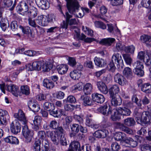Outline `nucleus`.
<instances>
[{
  "instance_id": "62",
  "label": "nucleus",
  "mask_w": 151,
  "mask_h": 151,
  "mask_svg": "<svg viewBox=\"0 0 151 151\" xmlns=\"http://www.w3.org/2000/svg\"><path fill=\"white\" fill-rule=\"evenodd\" d=\"M18 25L17 21H12L11 24V27L12 30L15 31L17 29Z\"/></svg>"
},
{
  "instance_id": "43",
  "label": "nucleus",
  "mask_w": 151,
  "mask_h": 151,
  "mask_svg": "<svg viewBox=\"0 0 151 151\" xmlns=\"http://www.w3.org/2000/svg\"><path fill=\"white\" fill-rule=\"evenodd\" d=\"M124 123L126 125L128 126H132L135 124V122L133 118L130 117L124 119Z\"/></svg>"
},
{
  "instance_id": "45",
  "label": "nucleus",
  "mask_w": 151,
  "mask_h": 151,
  "mask_svg": "<svg viewBox=\"0 0 151 151\" xmlns=\"http://www.w3.org/2000/svg\"><path fill=\"white\" fill-rule=\"evenodd\" d=\"M123 57L126 63L130 65L132 62V59L130 56L128 54H125L123 55Z\"/></svg>"
},
{
  "instance_id": "63",
  "label": "nucleus",
  "mask_w": 151,
  "mask_h": 151,
  "mask_svg": "<svg viewBox=\"0 0 151 151\" xmlns=\"http://www.w3.org/2000/svg\"><path fill=\"white\" fill-rule=\"evenodd\" d=\"M68 63L70 66L74 67L76 64V62L74 58L69 57L68 58Z\"/></svg>"
},
{
  "instance_id": "33",
  "label": "nucleus",
  "mask_w": 151,
  "mask_h": 151,
  "mask_svg": "<svg viewBox=\"0 0 151 151\" xmlns=\"http://www.w3.org/2000/svg\"><path fill=\"white\" fill-rule=\"evenodd\" d=\"M114 38H109L106 39H102L100 41V43L106 46H109L115 41Z\"/></svg>"
},
{
  "instance_id": "59",
  "label": "nucleus",
  "mask_w": 151,
  "mask_h": 151,
  "mask_svg": "<svg viewBox=\"0 0 151 151\" xmlns=\"http://www.w3.org/2000/svg\"><path fill=\"white\" fill-rule=\"evenodd\" d=\"M125 47L124 45L122 44L121 43L118 42L116 44V48L117 51H119L121 50L124 51V49Z\"/></svg>"
},
{
  "instance_id": "36",
  "label": "nucleus",
  "mask_w": 151,
  "mask_h": 151,
  "mask_svg": "<svg viewBox=\"0 0 151 151\" xmlns=\"http://www.w3.org/2000/svg\"><path fill=\"white\" fill-rule=\"evenodd\" d=\"M44 109L47 111L54 110L55 109V107L53 104L51 103L45 102L43 105Z\"/></svg>"
},
{
  "instance_id": "6",
  "label": "nucleus",
  "mask_w": 151,
  "mask_h": 151,
  "mask_svg": "<svg viewBox=\"0 0 151 151\" xmlns=\"http://www.w3.org/2000/svg\"><path fill=\"white\" fill-rule=\"evenodd\" d=\"M46 134L48 137H50L53 143L57 145L58 142V134L54 131H48L46 132Z\"/></svg>"
},
{
  "instance_id": "20",
  "label": "nucleus",
  "mask_w": 151,
  "mask_h": 151,
  "mask_svg": "<svg viewBox=\"0 0 151 151\" xmlns=\"http://www.w3.org/2000/svg\"><path fill=\"white\" fill-rule=\"evenodd\" d=\"M71 29L74 30V35L75 37H76L77 38H79L81 40H83L86 39V36L83 34H82L80 37V32L79 29L75 26H72Z\"/></svg>"
},
{
  "instance_id": "64",
  "label": "nucleus",
  "mask_w": 151,
  "mask_h": 151,
  "mask_svg": "<svg viewBox=\"0 0 151 151\" xmlns=\"http://www.w3.org/2000/svg\"><path fill=\"white\" fill-rule=\"evenodd\" d=\"M142 151H151V146L149 145H144L141 147Z\"/></svg>"
},
{
  "instance_id": "10",
  "label": "nucleus",
  "mask_w": 151,
  "mask_h": 151,
  "mask_svg": "<svg viewBox=\"0 0 151 151\" xmlns=\"http://www.w3.org/2000/svg\"><path fill=\"white\" fill-rule=\"evenodd\" d=\"M47 19V17H46V16L41 15L38 16L36 19L37 22L41 26H47L49 23Z\"/></svg>"
},
{
  "instance_id": "26",
  "label": "nucleus",
  "mask_w": 151,
  "mask_h": 151,
  "mask_svg": "<svg viewBox=\"0 0 151 151\" xmlns=\"http://www.w3.org/2000/svg\"><path fill=\"white\" fill-rule=\"evenodd\" d=\"M4 140L7 143L17 145L19 143V141L17 138L13 136H9L4 139Z\"/></svg>"
},
{
  "instance_id": "8",
  "label": "nucleus",
  "mask_w": 151,
  "mask_h": 151,
  "mask_svg": "<svg viewBox=\"0 0 151 151\" xmlns=\"http://www.w3.org/2000/svg\"><path fill=\"white\" fill-rule=\"evenodd\" d=\"M14 116L18 120L22 122L24 125L26 124L27 122L26 118L24 113L21 110L19 109L18 113L14 114Z\"/></svg>"
},
{
  "instance_id": "51",
  "label": "nucleus",
  "mask_w": 151,
  "mask_h": 151,
  "mask_svg": "<svg viewBox=\"0 0 151 151\" xmlns=\"http://www.w3.org/2000/svg\"><path fill=\"white\" fill-rule=\"evenodd\" d=\"M21 90L22 93L28 95L29 93V89L27 86H22L21 87Z\"/></svg>"
},
{
  "instance_id": "13",
  "label": "nucleus",
  "mask_w": 151,
  "mask_h": 151,
  "mask_svg": "<svg viewBox=\"0 0 151 151\" xmlns=\"http://www.w3.org/2000/svg\"><path fill=\"white\" fill-rule=\"evenodd\" d=\"M150 115L148 111H144L141 116L142 124H149L150 122Z\"/></svg>"
},
{
  "instance_id": "38",
  "label": "nucleus",
  "mask_w": 151,
  "mask_h": 151,
  "mask_svg": "<svg viewBox=\"0 0 151 151\" xmlns=\"http://www.w3.org/2000/svg\"><path fill=\"white\" fill-rule=\"evenodd\" d=\"M140 40L142 42L145 43L147 45H149L148 43L151 41V36L147 35H144L140 37Z\"/></svg>"
},
{
  "instance_id": "40",
  "label": "nucleus",
  "mask_w": 151,
  "mask_h": 151,
  "mask_svg": "<svg viewBox=\"0 0 151 151\" xmlns=\"http://www.w3.org/2000/svg\"><path fill=\"white\" fill-rule=\"evenodd\" d=\"M81 99L83 101V104L85 106H90L91 105L92 102L89 97L81 96Z\"/></svg>"
},
{
  "instance_id": "21",
  "label": "nucleus",
  "mask_w": 151,
  "mask_h": 151,
  "mask_svg": "<svg viewBox=\"0 0 151 151\" xmlns=\"http://www.w3.org/2000/svg\"><path fill=\"white\" fill-rule=\"evenodd\" d=\"M124 144L127 147H134L137 145V143L132 138H129L127 139H126Z\"/></svg>"
},
{
  "instance_id": "12",
  "label": "nucleus",
  "mask_w": 151,
  "mask_h": 151,
  "mask_svg": "<svg viewBox=\"0 0 151 151\" xmlns=\"http://www.w3.org/2000/svg\"><path fill=\"white\" fill-rule=\"evenodd\" d=\"M92 99L94 101L99 103L101 104L103 103L105 99L104 96L103 95L97 93L92 94Z\"/></svg>"
},
{
  "instance_id": "4",
  "label": "nucleus",
  "mask_w": 151,
  "mask_h": 151,
  "mask_svg": "<svg viewBox=\"0 0 151 151\" xmlns=\"http://www.w3.org/2000/svg\"><path fill=\"white\" fill-rule=\"evenodd\" d=\"M112 61L115 63L118 68L122 67L123 61L120 54L118 53L114 54L112 57Z\"/></svg>"
},
{
  "instance_id": "54",
  "label": "nucleus",
  "mask_w": 151,
  "mask_h": 151,
  "mask_svg": "<svg viewBox=\"0 0 151 151\" xmlns=\"http://www.w3.org/2000/svg\"><path fill=\"white\" fill-rule=\"evenodd\" d=\"M70 128L72 131L78 133L79 131V125L78 124H73L70 125Z\"/></svg>"
},
{
  "instance_id": "42",
  "label": "nucleus",
  "mask_w": 151,
  "mask_h": 151,
  "mask_svg": "<svg viewBox=\"0 0 151 151\" xmlns=\"http://www.w3.org/2000/svg\"><path fill=\"white\" fill-rule=\"evenodd\" d=\"M12 2L11 0H1L0 4L2 7H9L12 5Z\"/></svg>"
},
{
  "instance_id": "60",
  "label": "nucleus",
  "mask_w": 151,
  "mask_h": 151,
  "mask_svg": "<svg viewBox=\"0 0 151 151\" xmlns=\"http://www.w3.org/2000/svg\"><path fill=\"white\" fill-rule=\"evenodd\" d=\"M42 122V118L39 116H36L35 117L33 122L34 125H40Z\"/></svg>"
},
{
  "instance_id": "11",
  "label": "nucleus",
  "mask_w": 151,
  "mask_h": 151,
  "mask_svg": "<svg viewBox=\"0 0 151 151\" xmlns=\"http://www.w3.org/2000/svg\"><path fill=\"white\" fill-rule=\"evenodd\" d=\"M9 118L8 112L6 110L0 109V125L4 124Z\"/></svg>"
},
{
  "instance_id": "5",
  "label": "nucleus",
  "mask_w": 151,
  "mask_h": 151,
  "mask_svg": "<svg viewBox=\"0 0 151 151\" xmlns=\"http://www.w3.org/2000/svg\"><path fill=\"white\" fill-rule=\"evenodd\" d=\"M21 128L20 123L17 120L13 121L10 125L11 132L14 134H17L20 132Z\"/></svg>"
},
{
  "instance_id": "47",
  "label": "nucleus",
  "mask_w": 151,
  "mask_h": 151,
  "mask_svg": "<svg viewBox=\"0 0 151 151\" xmlns=\"http://www.w3.org/2000/svg\"><path fill=\"white\" fill-rule=\"evenodd\" d=\"M28 21L29 24L32 27L34 28L37 27L38 28H40L39 26L36 24L35 20L33 19L32 18L29 17L28 19Z\"/></svg>"
},
{
  "instance_id": "41",
  "label": "nucleus",
  "mask_w": 151,
  "mask_h": 151,
  "mask_svg": "<svg viewBox=\"0 0 151 151\" xmlns=\"http://www.w3.org/2000/svg\"><path fill=\"white\" fill-rule=\"evenodd\" d=\"M37 10L35 7H33L30 10L27 12V14L29 17L35 18L37 14Z\"/></svg>"
},
{
  "instance_id": "14",
  "label": "nucleus",
  "mask_w": 151,
  "mask_h": 151,
  "mask_svg": "<svg viewBox=\"0 0 151 151\" xmlns=\"http://www.w3.org/2000/svg\"><path fill=\"white\" fill-rule=\"evenodd\" d=\"M96 85L99 90L102 93L106 94L108 92V89L106 85L102 81L97 82Z\"/></svg>"
},
{
  "instance_id": "25",
  "label": "nucleus",
  "mask_w": 151,
  "mask_h": 151,
  "mask_svg": "<svg viewBox=\"0 0 151 151\" xmlns=\"http://www.w3.org/2000/svg\"><path fill=\"white\" fill-rule=\"evenodd\" d=\"M80 144L78 142L73 141L70 145V148L68 151H80Z\"/></svg>"
},
{
  "instance_id": "35",
  "label": "nucleus",
  "mask_w": 151,
  "mask_h": 151,
  "mask_svg": "<svg viewBox=\"0 0 151 151\" xmlns=\"http://www.w3.org/2000/svg\"><path fill=\"white\" fill-rule=\"evenodd\" d=\"M123 75L128 78L131 79L132 76V72L131 69L129 67L124 68L123 71Z\"/></svg>"
},
{
  "instance_id": "30",
  "label": "nucleus",
  "mask_w": 151,
  "mask_h": 151,
  "mask_svg": "<svg viewBox=\"0 0 151 151\" xmlns=\"http://www.w3.org/2000/svg\"><path fill=\"white\" fill-rule=\"evenodd\" d=\"M57 70L59 74H63L65 73L68 69L67 65H61L57 67Z\"/></svg>"
},
{
  "instance_id": "37",
  "label": "nucleus",
  "mask_w": 151,
  "mask_h": 151,
  "mask_svg": "<svg viewBox=\"0 0 151 151\" xmlns=\"http://www.w3.org/2000/svg\"><path fill=\"white\" fill-rule=\"evenodd\" d=\"M117 125L120 129L126 133L129 134H132V130L125 127L123 124L120 123H117Z\"/></svg>"
},
{
  "instance_id": "24",
  "label": "nucleus",
  "mask_w": 151,
  "mask_h": 151,
  "mask_svg": "<svg viewBox=\"0 0 151 151\" xmlns=\"http://www.w3.org/2000/svg\"><path fill=\"white\" fill-rule=\"evenodd\" d=\"M35 1L38 6L42 9H46L49 7L47 0H35Z\"/></svg>"
},
{
  "instance_id": "57",
  "label": "nucleus",
  "mask_w": 151,
  "mask_h": 151,
  "mask_svg": "<svg viewBox=\"0 0 151 151\" xmlns=\"http://www.w3.org/2000/svg\"><path fill=\"white\" fill-rule=\"evenodd\" d=\"M111 148L113 151H117L120 149V146L117 142H114L111 144Z\"/></svg>"
},
{
  "instance_id": "1",
  "label": "nucleus",
  "mask_w": 151,
  "mask_h": 151,
  "mask_svg": "<svg viewBox=\"0 0 151 151\" xmlns=\"http://www.w3.org/2000/svg\"><path fill=\"white\" fill-rule=\"evenodd\" d=\"M67 5L69 12L75 17L82 18L84 16V13L82 11L79 12L80 6L76 0H67Z\"/></svg>"
},
{
  "instance_id": "23",
  "label": "nucleus",
  "mask_w": 151,
  "mask_h": 151,
  "mask_svg": "<svg viewBox=\"0 0 151 151\" xmlns=\"http://www.w3.org/2000/svg\"><path fill=\"white\" fill-rule=\"evenodd\" d=\"M115 139L116 141H121L124 143L126 139L125 134L122 132H119L116 133L114 135Z\"/></svg>"
},
{
  "instance_id": "28",
  "label": "nucleus",
  "mask_w": 151,
  "mask_h": 151,
  "mask_svg": "<svg viewBox=\"0 0 151 151\" xmlns=\"http://www.w3.org/2000/svg\"><path fill=\"white\" fill-rule=\"evenodd\" d=\"M119 112L120 114L121 115L123 116H129L131 113L130 110L126 107H119Z\"/></svg>"
},
{
  "instance_id": "29",
  "label": "nucleus",
  "mask_w": 151,
  "mask_h": 151,
  "mask_svg": "<svg viewBox=\"0 0 151 151\" xmlns=\"http://www.w3.org/2000/svg\"><path fill=\"white\" fill-rule=\"evenodd\" d=\"M81 72L78 71L77 70H74L70 72V76L74 80H78L81 77Z\"/></svg>"
},
{
  "instance_id": "46",
  "label": "nucleus",
  "mask_w": 151,
  "mask_h": 151,
  "mask_svg": "<svg viewBox=\"0 0 151 151\" xmlns=\"http://www.w3.org/2000/svg\"><path fill=\"white\" fill-rule=\"evenodd\" d=\"M40 141L39 139H36L33 146L34 151H40Z\"/></svg>"
},
{
  "instance_id": "53",
  "label": "nucleus",
  "mask_w": 151,
  "mask_h": 151,
  "mask_svg": "<svg viewBox=\"0 0 151 151\" xmlns=\"http://www.w3.org/2000/svg\"><path fill=\"white\" fill-rule=\"evenodd\" d=\"M83 30L88 35L92 37L93 34V31L91 29L86 27H82Z\"/></svg>"
},
{
  "instance_id": "49",
  "label": "nucleus",
  "mask_w": 151,
  "mask_h": 151,
  "mask_svg": "<svg viewBox=\"0 0 151 151\" xmlns=\"http://www.w3.org/2000/svg\"><path fill=\"white\" fill-rule=\"evenodd\" d=\"M135 49L134 47L131 45L129 46L125 47L124 49V51L125 52L131 54H133Z\"/></svg>"
},
{
  "instance_id": "56",
  "label": "nucleus",
  "mask_w": 151,
  "mask_h": 151,
  "mask_svg": "<svg viewBox=\"0 0 151 151\" xmlns=\"http://www.w3.org/2000/svg\"><path fill=\"white\" fill-rule=\"evenodd\" d=\"M133 66L134 68H143L144 66L142 63L140 61L137 60L133 64Z\"/></svg>"
},
{
  "instance_id": "15",
  "label": "nucleus",
  "mask_w": 151,
  "mask_h": 151,
  "mask_svg": "<svg viewBox=\"0 0 151 151\" xmlns=\"http://www.w3.org/2000/svg\"><path fill=\"white\" fill-rule=\"evenodd\" d=\"M7 89L15 96H18L19 93L18 87L14 85H8L7 86Z\"/></svg>"
},
{
  "instance_id": "18",
  "label": "nucleus",
  "mask_w": 151,
  "mask_h": 151,
  "mask_svg": "<svg viewBox=\"0 0 151 151\" xmlns=\"http://www.w3.org/2000/svg\"><path fill=\"white\" fill-rule=\"evenodd\" d=\"M108 106L105 105L99 108L98 109V111L103 115L107 116L111 114V110L110 107L108 109Z\"/></svg>"
},
{
  "instance_id": "32",
  "label": "nucleus",
  "mask_w": 151,
  "mask_h": 151,
  "mask_svg": "<svg viewBox=\"0 0 151 151\" xmlns=\"http://www.w3.org/2000/svg\"><path fill=\"white\" fill-rule=\"evenodd\" d=\"M43 85L47 88L51 89L54 87V83L51 81L47 79H45L43 81Z\"/></svg>"
},
{
  "instance_id": "7",
  "label": "nucleus",
  "mask_w": 151,
  "mask_h": 151,
  "mask_svg": "<svg viewBox=\"0 0 151 151\" xmlns=\"http://www.w3.org/2000/svg\"><path fill=\"white\" fill-rule=\"evenodd\" d=\"M29 108L34 112H37L40 109V107L37 101L33 99L29 100L28 103Z\"/></svg>"
},
{
  "instance_id": "19",
  "label": "nucleus",
  "mask_w": 151,
  "mask_h": 151,
  "mask_svg": "<svg viewBox=\"0 0 151 151\" xmlns=\"http://www.w3.org/2000/svg\"><path fill=\"white\" fill-rule=\"evenodd\" d=\"M111 99V104L112 105L114 106H117L120 105L122 103L121 98L119 97H116V95L110 96Z\"/></svg>"
},
{
  "instance_id": "3",
  "label": "nucleus",
  "mask_w": 151,
  "mask_h": 151,
  "mask_svg": "<svg viewBox=\"0 0 151 151\" xmlns=\"http://www.w3.org/2000/svg\"><path fill=\"white\" fill-rule=\"evenodd\" d=\"M42 61H34L32 64H29L27 66V69L29 71H40L41 70V65L42 64Z\"/></svg>"
},
{
  "instance_id": "17",
  "label": "nucleus",
  "mask_w": 151,
  "mask_h": 151,
  "mask_svg": "<svg viewBox=\"0 0 151 151\" xmlns=\"http://www.w3.org/2000/svg\"><path fill=\"white\" fill-rule=\"evenodd\" d=\"M111 112L110 114H111V118L113 120L115 121L117 119H120V115L121 114L119 112V108L116 109H111Z\"/></svg>"
},
{
  "instance_id": "16",
  "label": "nucleus",
  "mask_w": 151,
  "mask_h": 151,
  "mask_svg": "<svg viewBox=\"0 0 151 151\" xmlns=\"http://www.w3.org/2000/svg\"><path fill=\"white\" fill-rule=\"evenodd\" d=\"M119 91V88L117 85H114L111 86L108 90L110 96L116 95Z\"/></svg>"
},
{
  "instance_id": "2",
  "label": "nucleus",
  "mask_w": 151,
  "mask_h": 151,
  "mask_svg": "<svg viewBox=\"0 0 151 151\" xmlns=\"http://www.w3.org/2000/svg\"><path fill=\"white\" fill-rule=\"evenodd\" d=\"M22 133L25 139V142L27 143L31 141L34 133L32 131L28 129L27 126L24 124L22 126Z\"/></svg>"
},
{
  "instance_id": "48",
  "label": "nucleus",
  "mask_w": 151,
  "mask_h": 151,
  "mask_svg": "<svg viewBox=\"0 0 151 151\" xmlns=\"http://www.w3.org/2000/svg\"><path fill=\"white\" fill-rule=\"evenodd\" d=\"M143 60L146 65H149L151 64V55L147 53Z\"/></svg>"
},
{
  "instance_id": "31",
  "label": "nucleus",
  "mask_w": 151,
  "mask_h": 151,
  "mask_svg": "<svg viewBox=\"0 0 151 151\" xmlns=\"http://www.w3.org/2000/svg\"><path fill=\"white\" fill-rule=\"evenodd\" d=\"M41 65V70H42V71L43 72L48 71L52 68V65L45 63L44 61H42Z\"/></svg>"
},
{
  "instance_id": "50",
  "label": "nucleus",
  "mask_w": 151,
  "mask_h": 151,
  "mask_svg": "<svg viewBox=\"0 0 151 151\" xmlns=\"http://www.w3.org/2000/svg\"><path fill=\"white\" fill-rule=\"evenodd\" d=\"M143 68H134L133 70L134 73L139 77L142 76L144 74Z\"/></svg>"
},
{
  "instance_id": "27",
  "label": "nucleus",
  "mask_w": 151,
  "mask_h": 151,
  "mask_svg": "<svg viewBox=\"0 0 151 151\" xmlns=\"http://www.w3.org/2000/svg\"><path fill=\"white\" fill-rule=\"evenodd\" d=\"M142 91L146 93H151V85L149 83H145L141 86Z\"/></svg>"
},
{
  "instance_id": "55",
  "label": "nucleus",
  "mask_w": 151,
  "mask_h": 151,
  "mask_svg": "<svg viewBox=\"0 0 151 151\" xmlns=\"http://www.w3.org/2000/svg\"><path fill=\"white\" fill-rule=\"evenodd\" d=\"M150 0H142L141 1V5L145 8H148L149 9L150 6Z\"/></svg>"
},
{
  "instance_id": "39",
  "label": "nucleus",
  "mask_w": 151,
  "mask_h": 151,
  "mask_svg": "<svg viewBox=\"0 0 151 151\" xmlns=\"http://www.w3.org/2000/svg\"><path fill=\"white\" fill-rule=\"evenodd\" d=\"M65 16L66 21L68 22L70 25L75 24H77L76 20L75 19H69L70 18L72 17V16L68 12L66 13Z\"/></svg>"
},
{
  "instance_id": "44",
  "label": "nucleus",
  "mask_w": 151,
  "mask_h": 151,
  "mask_svg": "<svg viewBox=\"0 0 151 151\" xmlns=\"http://www.w3.org/2000/svg\"><path fill=\"white\" fill-rule=\"evenodd\" d=\"M21 8H17V11L19 12L23 11L26 13L28 10V6L26 2L24 1H22L20 5Z\"/></svg>"
},
{
  "instance_id": "61",
  "label": "nucleus",
  "mask_w": 151,
  "mask_h": 151,
  "mask_svg": "<svg viewBox=\"0 0 151 151\" xmlns=\"http://www.w3.org/2000/svg\"><path fill=\"white\" fill-rule=\"evenodd\" d=\"M58 125L57 121L55 120L51 121L50 124V127L53 129H56L58 127Z\"/></svg>"
},
{
  "instance_id": "9",
  "label": "nucleus",
  "mask_w": 151,
  "mask_h": 151,
  "mask_svg": "<svg viewBox=\"0 0 151 151\" xmlns=\"http://www.w3.org/2000/svg\"><path fill=\"white\" fill-rule=\"evenodd\" d=\"M108 131L105 129L98 130L93 134V135L98 138H104L106 137L108 134Z\"/></svg>"
},
{
  "instance_id": "58",
  "label": "nucleus",
  "mask_w": 151,
  "mask_h": 151,
  "mask_svg": "<svg viewBox=\"0 0 151 151\" xmlns=\"http://www.w3.org/2000/svg\"><path fill=\"white\" fill-rule=\"evenodd\" d=\"M43 145L42 149L43 151H47L49 149L48 142L45 140H43L42 142Z\"/></svg>"
},
{
  "instance_id": "52",
  "label": "nucleus",
  "mask_w": 151,
  "mask_h": 151,
  "mask_svg": "<svg viewBox=\"0 0 151 151\" xmlns=\"http://www.w3.org/2000/svg\"><path fill=\"white\" fill-rule=\"evenodd\" d=\"M95 26L98 28H100L102 29H105L106 28V25L103 22L96 21L94 22Z\"/></svg>"
},
{
  "instance_id": "34",
  "label": "nucleus",
  "mask_w": 151,
  "mask_h": 151,
  "mask_svg": "<svg viewBox=\"0 0 151 151\" xmlns=\"http://www.w3.org/2000/svg\"><path fill=\"white\" fill-rule=\"evenodd\" d=\"M92 89V85L90 83H87L83 87V91L85 94L87 95L91 93Z\"/></svg>"
},
{
  "instance_id": "22",
  "label": "nucleus",
  "mask_w": 151,
  "mask_h": 151,
  "mask_svg": "<svg viewBox=\"0 0 151 151\" xmlns=\"http://www.w3.org/2000/svg\"><path fill=\"white\" fill-rule=\"evenodd\" d=\"M94 60L95 65L99 67H104L106 65V61L104 59L95 57Z\"/></svg>"
}]
</instances>
